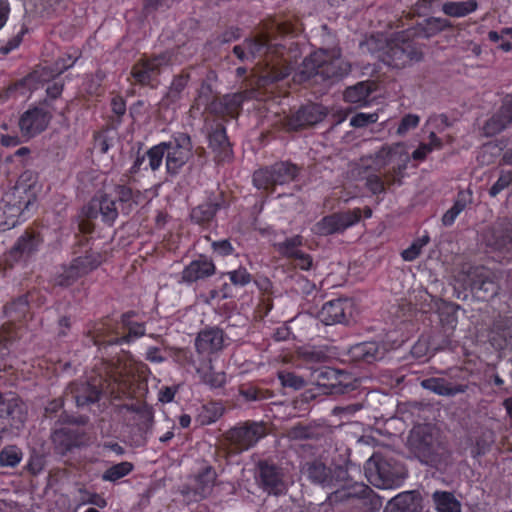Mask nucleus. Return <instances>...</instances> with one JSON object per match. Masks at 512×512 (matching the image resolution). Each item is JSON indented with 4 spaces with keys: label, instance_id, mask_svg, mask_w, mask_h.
<instances>
[{
    "label": "nucleus",
    "instance_id": "obj_58",
    "mask_svg": "<svg viewBox=\"0 0 512 512\" xmlns=\"http://www.w3.org/2000/svg\"><path fill=\"white\" fill-rule=\"evenodd\" d=\"M286 436L291 440H304L314 437V430L309 426L295 425L287 430Z\"/></svg>",
    "mask_w": 512,
    "mask_h": 512
},
{
    "label": "nucleus",
    "instance_id": "obj_8",
    "mask_svg": "<svg viewBox=\"0 0 512 512\" xmlns=\"http://www.w3.org/2000/svg\"><path fill=\"white\" fill-rule=\"evenodd\" d=\"M408 445L411 452L426 464L436 462L442 450L437 431L430 425L415 426L408 437Z\"/></svg>",
    "mask_w": 512,
    "mask_h": 512
},
{
    "label": "nucleus",
    "instance_id": "obj_21",
    "mask_svg": "<svg viewBox=\"0 0 512 512\" xmlns=\"http://www.w3.org/2000/svg\"><path fill=\"white\" fill-rule=\"evenodd\" d=\"M228 207L223 192L219 194H211L207 199L191 209V222L203 228H209L215 221L217 213Z\"/></svg>",
    "mask_w": 512,
    "mask_h": 512
},
{
    "label": "nucleus",
    "instance_id": "obj_22",
    "mask_svg": "<svg viewBox=\"0 0 512 512\" xmlns=\"http://www.w3.org/2000/svg\"><path fill=\"white\" fill-rule=\"evenodd\" d=\"M52 115L40 106H33L27 109L19 118V129L23 137L30 139L46 130Z\"/></svg>",
    "mask_w": 512,
    "mask_h": 512
},
{
    "label": "nucleus",
    "instance_id": "obj_31",
    "mask_svg": "<svg viewBox=\"0 0 512 512\" xmlns=\"http://www.w3.org/2000/svg\"><path fill=\"white\" fill-rule=\"evenodd\" d=\"M342 373L330 367H322L312 371L311 382L319 387L329 389L331 394H343L348 391V385H342L340 376Z\"/></svg>",
    "mask_w": 512,
    "mask_h": 512
},
{
    "label": "nucleus",
    "instance_id": "obj_7",
    "mask_svg": "<svg viewBox=\"0 0 512 512\" xmlns=\"http://www.w3.org/2000/svg\"><path fill=\"white\" fill-rule=\"evenodd\" d=\"M299 174L297 165L289 161H279L257 169L253 173V185L266 194H273L277 186L289 184Z\"/></svg>",
    "mask_w": 512,
    "mask_h": 512
},
{
    "label": "nucleus",
    "instance_id": "obj_35",
    "mask_svg": "<svg viewBox=\"0 0 512 512\" xmlns=\"http://www.w3.org/2000/svg\"><path fill=\"white\" fill-rule=\"evenodd\" d=\"M512 123V94L507 95L497 113L486 123L485 129L489 134H497Z\"/></svg>",
    "mask_w": 512,
    "mask_h": 512
},
{
    "label": "nucleus",
    "instance_id": "obj_33",
    "mask_svg": "<svg viewBox=\"0 0 512 512\" xmlns=\"http://www.w3.org/2000/svg\"><path fill=\"white\" fill-rule=\"evenodd\" d=\"M114 193L124 214H129L146 201L145 194L138 189H134L129 184H116L114 186Z\"/></svg>",
    "mask_w": 512,
    "mask_h": 512
},
{
    "label": "nucleus",
    "instance_id": "obj_48",
    "mask_svg": "<svg viewBox=\"0 0 512 512\" xmlns=\"http://www.w3.org/2000/svg\"><path fill=\"white\" fill-rule=\"evenodd\" d=\"M22 450L15 445H8L0 451V466L15 468L22 460Z\"/></svg>",
    "mask_w": 512,
    "mask_h": 512
},
{
    "label": "nucleus",
    "instance_id": "obj_25",
    "mask_svg": "<svg viewBox=\"0 0 512 512\" xmlns=\"http://www.w3.org/2000/svg\"><path fill=\"white\" fill-rule=\"evenodd\" d=\"M208 146L214 154L217 164L230 162L233 158V150L223 123H215L208 133Z\"/></svg>",
    "mask_w": 512,
    "mask_h": 512
},
{
    "label": "nucleus",
    "instance_id": "obj_1",
    "mask_svg": "<svg viewBox=\"0 0 512 512\" xmlns=\"http://www.w3.org/2000/svg\"><path fill=\"white\" fill-rule=\"evenodd\" d=\"M452 27L451 22L446 18L429 17L395 33L391 38L383 35L371 36L365 42V46L386 66L402 69L422 60L423 52L418 39H429Z\"/></svg>",
    "mask_w": 512,
    "mask_h": 512
},
{
    "label": "nucleus",
    "instance_id": "obj_62",
    "mask_svg": "<svg viewBox=\"0 0 512 512\" xmlns=\"http://www.w3.org/2000/svg\"><path fill=\"white\" fill-rule=\"evenodd\" d=\"M190 80L189 74L181 73L179 75L174 76L171 85H170V91L169 94L172 97L178 98L180 94L183 92V90L188 85V82Z\"/></svg>",
    "mask_w": 512,
    "mask_h": 512
},
{
    "label": "nucleus",
    "instance_id": "obj_39",
    "mask_svg": "<svg viewBox=\"0 0 512 512\" xmlns=\"http://www.w3.org/2000/svg\"><path fill=\"white\" fill-rule=\"evenodd\" d=\"M355 361L373 363L383 357V351L375 342H365L353 346L350 350Z\"/></svg>",
    "mask_w": 512,
    "mask_h": 512
},
{
    "label": "nucleus",
    "instance_id": "obj_52",
    "mask_svg": "<svg viewBox=\"0 0 512 512\" xmlns=\"http://www.w3.org/2000/svg\"><path fill=\"white\" fill-rule=\"evenodd\" d=\"M197 371L201 375L203 383L211 388L222 387L226 381L225 373L215 372L210 366L206 369L199 368Z\"/></svg>",
    "mask_w": 512,
    "mask_h": 512
},
{
    "label": "nucleus",
    "instance_id": "obj_45",
    "mask_svg": "<svg viewBox=\"0 0 512 512\" xmlns=\"http://www.w3.org/2000/svg\"><path fill=\"white\" fill-rule=\"evenodd\" d=\"M442 148V140L436 135L435 132H430L429 134V142L421 143L417 149H415L412 154H409L410 160L413 159L417 162L424 161L428 154L433 152L436 149Z\"/></svg>",
    "mask_w": 512,
    "mask_h": 512
},
{
    "label": "nucleus",
    "instance_id": "obj_12",
    "mask_svg": "<svg viewBox=\"0 0 512 512\" xmlns=\"http://www.w3.org/2000/svg\"><path fill=\"white\" fill-rule=\"evenodd\" d=\"M27 419L25 404L12 394L0 393V430L18 435Z\"/></svg>",
    "mask_w": 512,
    "mask_h": 512
},
{
    "label": "nucleus",
    "instance_id": "obj_42",
    "mask_svg": "<svg viewBox=\"0 0 512 512\" xmlns=\"http://www.w3.org/2000/svg\"><path fill=\"white\" fill-rule=\"evenodd\" d=\"M371 93L372 89L368 83L359 82L345 90L344 99L346 102L357 104L360 107H363L368 104Z\"/></svg>",
    "mask_w": 512,
    "mask_h": 512
},
{
    "label": "nucleus",
    "instance_id": "obj_30",
    "mask_svg": "<svg viewBox=\"0 0 512 512\" xmlns=\"http://www.w3.org/2000/svg\"><path fill=\"white\" fill-rule=\"evenodd\" d=\"M80 57V53L74 54L66 53L60 56L50 65H45L39 69L34 70L31 76L38 75V79L42 82H49L57 76L63 74L68 69L72 68Z\"/></svg>",
    "mask_w": 512,
    "mask_h": 512
},
{
    "label": "nucleus",
    "instance_id": "obj_40",
    "mask_svg": "<svg viewBox=\"0 0 512 512\" xmlns=\"http://www.w3.org/2000/svg\"><path fill=\"white\" fill-rule=\"evenodd\" d=\"M72 393L78 406L95 403L100 397V390L95 385L86 382L74 384Z\"/></svg>",
    "mask_w": 512,
    "mask_h": 512
},
{
    "label": "nucleus",
    "instance_id": "obj_44",
    "mask_svg": "<svg viewBox=\"0 0 512 512\" xmlns=\"http://www.w3.org/2000/svg\"><path fill=\"white\" fill-rule=\"evenodd\" d=\"M302 245L303 237L301 235H294L282 242L275 243L274 247L283 258L293 260L302 251L300 250Z\"/></svg>",
    "mask_w": 512,
    "mask_h": 512
},
{
    "label": "nucleus",
    "instance_id": "obj_18",
    "mask_svg": "<svg viewBox=\"0 0 512 512\" xmlns=\"http://www.w3.org/2000/svg\"><path fill=\"white\" fill-rule=\"evenodd\" d=\"M43 237L39 231L27 229L5 255V265L12 268L14 264L28 261L39 250Z\"/></svg>",
    "mask_w": 512,
    "mask_h": 512
},
{
    "label": "nucleus",
    "instance_id": "obj_20",
    "mask_svg": "<svg viewBox=\"0 0 512 512\" xmlns=\"http://www.w3.org/2000/svg\"><path fill=\"white\" fill-rule=\"evenodd\" d=\"M325 116L326 112L321 105L308 103L287 115L283 125L287 131H300L321 122Z\"/></svg>",
    "mask_w": 512,
    "mask_h": 512
},
{
    "label": "nucleus",
    "instance_id": "obj_59",
    "mask_svg": "<svg viewBox=\"0 0 512 512\" xmlns=\"http://www.w3.org/2000/svg\"><path fill=\"white\" fill-rule=\"evenodd\" d=\"M420 122V118L416 114H406L402 117L398 127H397V134L400 136H404L407 134L411 129H415Z\"/></svg>",
    "mask_w": 512,
    "mask_h": 512
},
{
    "label": "nucleus",
    "instance_id": "obj_57",
    "mask_svg": "<svg viewBox=\"0 0 512 512\" xmlns=\"http://www.w3.org/2000/svg\"><path fill=\"white\" fill-rule=\"evenodd\" d=\"M211 250L220 257H228L235 254V248L229 239L212 241Z\"/></svg>",
    "mask_w": 512,
    "mask_h": 512
},
{
    "label": "nucleus",
    "instance_id": "obj_16",
    "mask_svg": "<svg viewBox=\"0 0 512 512\" xmlns=\"http://www.w3.org/2000/svg\"><path fill=\"white\" fill-rule=\"evenodd\" d=\"M466 289L481 301H488L498 293V284L494 273L483 266L471 268L465 279Z\"/></svg>",
    "mask_w": 512,
    "mask_h": 512
},
{
    "label": "nucleus",
    "instance_id": "obj_27",
    "mask_svg": "<svg viewBox=\"0 0 512 512\" xmlns=\"http://www.w3.org/2000/svg\"><path fill=\"white\" fill-rule=\"evenodd\" d=\"M486 245L499 254L500 261L512 262V225L494 227L486 235Z\"/></svg>",
    "mask_w": 512,
    "mask_h": 512
},
{
    "label": "nucleus",
    "instance_id": "obj_15",
    "mask_svg": "<svg viewBox=\"0 0 512 512\" xmlns=\"http://www.w3.org/2000/svg\"><path fill=\"white\" fill-rule=\"evenodd\" d=\"M255 479L258 486L269 495L280 496L288 490L283 469L271 461L260 460L257 463Z\"/></svg>",
    "mask_w": 512,
    "mask_h": 512
},
{
    "label": "nucleus",
    "instance_id": "obj_56",
    "mask_svg": "<svg viewBox=\"0 0 512 512\" xmlns=\"http://www.w3.org/2000/svg\"><path fill=\"white\" fill-rule=\"evenodd\" d=\"M510 185H512V171H501L499 178L489 189V195L496 197Z\"/></svg>",
    "mask_w": 512,
    "mask_h": 512
},
{
    "label": "nucleus",
    "instance_id": "obj_41",
    "mask_svg": "<svg viewBox=\"0 0 512 512\" xmlns=\"http://www.w3.org/2000/svg\"><path fill=\"white\" fill-rule=\"evenodd\" d=\"M478 9V2L476 0L466 1H447L442 5V12L454 18H462Z\"/></svg>",
    "mask_w": 512,
    "mask_h": 512
},
{
    "label": "nucleus",
    "instance_id": "obj_61",
    "mask_svg": "<svg viewBox=\"0 0 512 512\" xmlns=\"http://www.w3.org/2000/svg\"><path fill=\"white\" fill-rule=\"evenodd\" d=\"M378 121L377 113H357L350 119V126L363 128Z\"/></svg>",
    "mask_w": 512,
    "mask_h": 512
},
{
    "label": "nucleus",
    "instance_id": "obj_63",
    "mask_svg": "<svg viewBox=\"0 0 512 512\" xmlns=\"http://www.w3.org/2000/svg\"><path fill=\"white\" fill-rule=\"evenodd\" d=\"M472 202V192L470 190H460L457 193L456 199L452 208L459 213L464 211L466 207Z\"/></svg>",
    "mask_w": 512,
    "mask_h": 512
},
{
    "label": "nucleus",
    "instance_id": "obj_51",
    "mask_svg": "<svg viewBox=\"0 0 512 512\" xmlns=\"http://www.w3.org/2000/svg\"><path fill=\"white\" fill-rule=\"evenodd\" d=\"M429 241L430 237L428 235H423L422 237L415 239L408 248L401 252L402 259L409 262L414 261L419 257L423 247L426 246Z\"/></svg>",
    "mask_w": 512,
    "mask_h": 512
},
{
    "label": "nucleus",
    "instance_id": "obj_32",
    "mask_svg": "<svg viewBox=\"0 0 512 512\" xmlns=\"http://www.w3.org/2000/svg\"><path fill=\"white\" fill-rule=\"evenodd\" d=\"M242 105V97L239 94H226L213 100L209 105V111L218 117L237 118Z\"/></svg>",
    "mask_w": 512,
    "mask_h": 512
},
{
    "label": "nucleus",
    "instance_id": "obj_6",
    "mask_svg": "<svg viewBox=\"0 0 512 512\" xmlns=\"http://www.w3.org/2000/svg\"><path fill=\"white\" fill-rule=\"evenodd\" d=\"M364 471L368 481L382 489L397 486L406 477V471L401 464L378 453L366 461Z\"/></svg>",
    "mask_w": 512,
    "mask_h": 512
},
{
    "label": "nucleus",
    "instance_id": "obj_53",
    "mask_svg": "<svg viewBox=\"0 0 512 512\" xmlns=\"http://www.w3.org/2000/svg\"><path fill=\"white\" fill-rule=\"evenodd\" d=\"M114 145V138L110 136L108 129L100 130L94 133L93 148L100 154H106Z\"/></svg>",
    "mask_w": 512,
    "mask_h": 512
},
{
    "label": "nucleus",
    "instance_id": "obj_24",
    "mask_svg": "<svg viewBox=\"0 0 512 512\" xmlns=\"http://www.w3.org/2000/svg\"><path fill=\"white\" fill-rule=\"evenodd\" d=\"M371 492V489L363 483L355 482L351 485H341L340 488L328 494L325 503L329 506L356 504L357 502L366 504Z\"/></svg>",
    "mask_w": 512,
    "mask_h": 512
},
{
    "label": "nucleus",
    "instance_id": "obj_43",
    "mask_svg": "<svg viewBox=\"0 0 512 512\" xmlns=\"http://www.w3.org/2000/svg\"><path fill=\"white\" fill-rule=\"evenodd\" d=\"M347 302L342 299H334L325 303L319 313L318 320H347L345 309Z\"/></svg>",
    "mask_w": 512,
    "mask_h": 512
},
{
    "label": "nucleus",
    "instance_id": "obj_10",
    "mask_svg": "<svg viewBox=\"0 0 512 512\" xmlns=\"http://www.w3.org/2000/svg\"><path fill=\"white\" fill-rule=\"evenodd\" d=\"M167 64L168 58L163 54L152 57H141L134 63L130 70L132 85L150 89L158 88L162 68Z\"/></svg>",
    "mask_w": 512,
    "mask_h": 512
},
{
    "label": "nucleus",
    "instance_id": "obj_55",
    "mask_svg": "<svg viewBox=\"0 0 512 512\" xmlns=\"http://www.w3.org/2000/svg\"><path fill=\"white\" fill-rule=\"evenodd\" d=\"M252 282L259 290L262 297H273L275 288L272 280L263 273H256L253 275Z\"/></svg>",
    "mask_w": 512,
    "mask_h": 512
},
{
    "label": "nucleus",
    "instance_id": "obj_19",
    "mask_svg": "<svg viewBox=\"0 0 512 512\" xmlns=\"http://www.w3.org/2000/svg\"><path fill=\"white\" fill-rule=\"evenodd\" d=\"M223 283L218 289L210 291V299L233 298L239 289L245 288L252 282L253 275L245 266L239 265L236 269L223 272L220 276Z\"/></svg>",
    "mask_w": 512,
    "mask_h": 512
},
{
    "label": "nucleus",
    "instance_id": "obj_47",
    "mask_svg": "<svg viewBox=\"0 0 512 512\" xmlns=\"http://www.w3.org/2000/svg\"><path fill=\"white\" fill-rule=\"evenodd\" d=\"M165 142H160L147 150L145 153L146 159L148 160V164L143 167V170L147 171L148 169L153 172L159 170L162 166L163 159L165 157Z\"/></svg>",
    "mask_w": 512,
    "mask_h": 512
},
{
    "label": "nucleus",
    "instance_id": "obj_3",
    "mask_svg": "<svg viewBox=\"0 0 512 512\" xmlns=\"http://www.w3.org/2000/svg\"><path fill=\"white\" fill-rule=\"evenodd\" d=\"M38 175L31 170L22 172L15 185L6 191L0 201L1 224L10 229L25 221L37 202Z\"/></svg>",
    "mask_w": 512,
    "mask_h": 512
},
{
    "label": "nucleus",
    "instance_id": "obj_34",
    "mask_svg": "<svg viewBox=\"0 0 512 512\" xmlns=\"http://www.w3.org/2000/svg\"><path fill=\"white\" fill-rule=\"evenodd\" d=\"M421 386L439 396L453 397L465 393L468 389L466 384H453L441 377H431L421 381Z\"/></svg>",
    "mask_w": 512,
    "mask_h": 512
},
{
    "label": "nucleus",
    "instance_id": "obj_5",
    "mask_svg": "<svg viewBox=\"0 0 512 512\" xmlns=\"http://www.w3.org/2000/svg\"><path fill=\"white\" fill-rule=\"evenodd\" d=\"M347 73L348 70L339 56L319 49L305 57L299 71L293 75V81L310 87L330 80H340Z\"/></svg>",
    "mask_w": 512,
    "mask_h": 512
},
{
    "label": "nucleus",
    "instance_id": "obj_60",
    "mask_svg": "<svg viewBox=\"0 0 512 512\" xmlns=\"http://www.w3.org/2000/svg\"><path fill=\"white\" fill-rule=\"evenodd\" d=\"M273 306V297L260 296L258 304L254 311L255 320H263L265 317H267L270 311L273 309Z\"/></svg>",
    "mask_w": 512,
    "mask_h": 512
},
{
    "label": "nucleus",
    "instance_id": "obj_23",
    "mask_svg": "<svg viewBox=\"0 0 512 512\" xmlns=\"http://www.w3.org/2000/svg\"><path fill=\"white\" fill-rule=\"evenodd\" d=\"M83 212L90 220L100 216L102 222L108 226H112L119 215L116 200L107 193L96 194Z\"/></svg>",
    "mask_w": 512,
    "mask_h": 512
},
{
    "label": "nucleus",
    "instance_id": "obj_28",
    "mask_svg": "<svg viewBox=\"0 0 512 512\" xmlns=\"http://www.w3.org/2000/svg\"><path fill=\"white\" fill-rule=\"evenodd\" d=\"M216 472L211 467H206L202 472L195 475L193 479L183 487L182 494L192 497L193 500H201L208 497L214 487Z\"/></svg>",
    "mask_w": 512,
    "mask_h": 512
},
{
    "label": "nucleus",
    "instance_id": "obj_36",
    "mask_svg": "<svg viewBox=\"0 0 512 512\" xmlns=\"http://www.w3.org/2000/svg\"><path fill=\"white\" fill-rule=\"evenodd\" d=\"M224 336L222 330L210 328L201 331L195 341L196 349L199 353L215 352L222 349Z\"/></svg>",
    "mask_w": 512,
    "mask_h": 512
},
{
    "label": "nucleus",
    "instance_id": "obj_14",
    "mask_svg": "<svg viewBox=\"0 0 512 512\" xmlns=\"http://www.w3.org/2000/svg\"><path fill=\"white\" fill-rule=\"evenodd\" d=\"M102 262L101 253L89 250L83 256L73 258L68 266H64L63 272L56 277L55 283L61 287H69L78 279L97 269Z\"/></svg>",
    "mask_w": 512,
    "mask_h": 512
},
{
    "label": "nucleus",
    "instance_id": "obj_50",
    "mask_svg": "<svg viewBox=\"0 0 512 512\" xmlns=\"http://www.w3.org/2000/svg\"><path fill=\"white\" fill-rule=\"evenodd\" d=\"M132 470H133L132 463L127 462V461L121 462V463L115 464V465L111 466L110 468H108L104 472L102 479L105 481L115 482V481L121 479L122 477L126 476L127 474H129Z\"/></svg>",
    "mask_w": 512,
    "mask_h": 512
},
{
    "label": "nucleus",
    "instance_id": "obj_46",
    "mask_svg": "<svg viewBox=\"0 0 512 512\" xmlns=\"http://www.w3.org/2000/svg\"><path fill=\"white\" fill-rule=\"evenodd\" d=\"M433 499L438 512H461L460 504L452 493L437 491Z\"/></svg>",
    "mask_w": 512,
    "mask_h": 512
},
{
    "label": "nucleus",
    "instance_id": "obj_9",
    "mask_svg": "<svg viewBox=\"0 0 512 512\" xmlns=\"http://www.w3.org/2000/svg\"><path fill=\"white\" fill-rule=\"evenodd\" d=\"M301 473L313 484L324 489H332L348 480V471L341 465L328 467L320 460L305 462Z\"/></svg>",
    "mask_w": 512,
    "mask_h": 512
},
{
    "label": "nucleus",
    "instance_id": "obj_64",
    "mask_svg": "<svg viewBox=\"0 0 512 512\" xmlns=\"http://www.w3.org/2000/svg\"><path fill=\"white\" fill-rule=\"evenodd\" d=\"M279 379L281 380L283 386L291 387L294 389H301L305 385V382L301 377L290 372L280 373Z\"/></svg>",
    "mask_w": 512,
    "mask_h": 512
},
{
    "label": "nucleus",
    "instance_id": "obj_17",
    "mask_svg": "<svg viewBox=\"0 0 512 512\" xmlns=\"http://www.w3.org/2000/svg\"><path fill=\"white\" fill-rule=\"evenodd\" d=\"M361 220V209L335 212L324 216L316 222L312 228L314 234L318 236H329L343 233L346 229L354 226Z\"/></svg>",
    "mask_w": 512,
    "mask_h": 512
},
{
    "label": "nucleus",
    "instance_id": "obj_11",
    "mask_svg": "<svg viewBox=\"0 0 512 512\" xmlns=\"http://www.w3.org/2000/svg\"><path fill=\"white\" fill-rule=\"evenodd\" d=\"M266 435V426L262 422L246 421L240 423L224 434V440L231 451L241 453L253 447Z\"/></svg>",
    "mask_w": 512,
    "mask_h": 512
},
{
    "label": "nucleus",
    "instance_id": "obj_54",
    "mask_svg": "<svg viewBox=\"0 0 512 512\" xmlns=\"http://www.w3.org/2000/svg\"><path fill=\"white\" fill-rule=\"evenodd\" d=\"M298 356L308 363H321L328 358L324 350L316 347H302L298 350Z\"/></svg>",
    "mask_w": 512,
    "mask_h": 512
},
{
    "label": "nucleus",
    "instance_id": "obj_38",
    "mask_svg": "<svg viewBox=\"0 0 512 512\" xmlns=\"http://www.w3.org/2000/svg\"><path fill=\"white\" fill-rule=\"evenodd\" d=\"M384 512H421V505L413 493L407 492L391 499Z\"/></svg>",
    "mask_w": 512,
    "mask_h": 512
},
{
    "label": "nucleus",
    "instance_id": "obj_26",
    "mask_svg": "<svg viewBox=\"0 0 512 512\" xmlns=\"http://www.w3.org/2000/svg\"><path fill=\"white\" fill-rule=\"evenodd\" d=\"M116 411L127 425H136L142 433L149 431L152 426L153 413L145 404H123L117 406Z\"/></svg>",
    "mask_w": 512,
    "mask_h": 512
},
{
    "label": "nucleus",
    "instance_id": "obj_49",
    "mask_svg": "<svg viewBox=\"0 0 512 512\" xmlns=\"http://www.w3.org/2000/svg\"><path fill=\"white\" fill-rule=\"evenodd\" d=\"M460 310L461 307L453 302L442 299L435 302V313L438 320H458Z\"/></svg>",
    "mask_w": 512,
    "mask_h": 512
},
{
    "label": "nucleus",
    "instance_id": "obj_37",
    "mask_svg": "<svg viewBox=\"0 0 512 512\" xmlns=\"http://www.w3.org/2000/svg\"><path fill=\"white\" fill-rule=\"evenodd\" d=\"M33 294L28 292L21 295L3 306V315L8 320H27L30 313V300Z\"/></svg>",
    "mask_w": 512,
    "mask_h": 512
},
{
    "label": "nucleus",
    "instance_id": "obj_2",
    "mask_svg": "<svg viewBox=\"0 0 512 512\" xmlns=\"http://www.w3.org/2000/svg\"><path fill=\"white\" fill-rule=\"evenodd\" d=\"M273 31H265L257 37L249 38L242 45H236L233 53L241 61L263 58L272 70L278 67L281 71L274 77L282 80L290 75L293 60L298 57V45L287 36L293 33V27L287 23H273Z\"/></svg>",
    "mask_w": 512,
    "mask_h": 512
},
{
    "label": "nucleus",
    "instance_id": "obj_13",
    "mask_svg": "<svg viewBox=\"0 0 512 512\" xmlns=\"http://www.w3.org/2000/svg\"><path fill=\"white\" fill-rule=\"evenodd\" d=\"M166 144V172L170 176H176L191 157V137L184 132L173 133Z\"/></svg>",
    "mask_w": 512,
    "mask_h": 512
},
{
    "label": "nucleus",
    "instance_id": "obj_29",
    "mask_svg": "<svg viewBox=\"0 0 512 512\" xmlns=\"http://www.w3.org/2000/svg\"><path fill=\"white\" fill-rule=\"evenodd\" d=\"M216 266L207 255L200 254L184 267L181 272V283L191 285L199 280H204L215 274Z\"/></svg>",
    "mask_w": 512,
    "mask_h": 512
},
{
    "label": "nucleus",
    "instance_id": "obj_4",
    "mask_svg": "<svg viewBox=\"0 0 512 512\" xmlns=\"http://www.w3.org/2000/svg\"><path fill=\"white\" fill-rule=\"evenodd\" d=\"M409 162V152L403 143L383 146L374 154L373 164L378 171L388 165L393 166L384 174V178L378 174H369L366 177V188L373 195H380L385 193L386 187L402 185Z\"/></svg>",
    "mask_w": 512,
    "mask_h": 512
}]
</instances>
